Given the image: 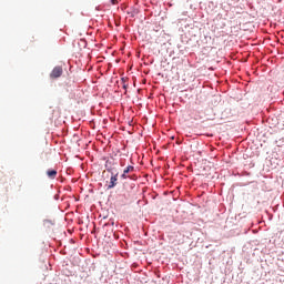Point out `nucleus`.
<instances>
[{
    "label": "nucleus",
    "mask_w": 284,
    "mask_h": 284,
    "mask_svg": "<svg viewBox=\"0 0 284 284\" xmlns=\"http://www.w3.org/2000/svg\"><path fill=\"white\" fill-rule=\"evenodd\" d=\"M130 172H134V166L132 165L126 166L123 171V174L121 175V179L123 180L128 179L129 178L128 174H130Z\"/></svg>",
    "instance_id": "f03ea898"
},
{
    "label": "nucleus",
    "mask_w": 284,
    "mask_h": 284,
    "mask_svg": "<svg viewBox=\"0 0 284 284\" xmlns=\"http://www.w3.org/2000/svg\"><path fill=\"white\" fill-rule=\"evenodd\" d=\"M111 3H112L113 6H116V0H111Z\"/></svg>",
    "instance_id": "423d86ee"
},
{
    "label": "nucleus",
    "mask_w": 284,
    "mask_h": 284,
    "mask_svg": "<svg viewBox=\"0 0 284 284\" xmlns=\"http://www.w3.org/2000/svg\"><path fill=\"white\" fill-rule=\"evenodd\" d=\"M63 74V67H55L51 73L50 79H59Z\"/></svg>",
    "instance_id": "f257e3e1"
},
{
    "label": "nucleus",
    "mask_w": 284,
    "mask_h": 284,
    "mask_svg": "<svg viewBox=\"0 0 284 284\" xmlns=\"http://www.w3.org/2000/svg\"><path fill=\"white\" fill-rule=\"evenodd\" d=\"M47 175L49 176V179H57V170L54 169H49L47 171Z\"/></svg>",
    "instance_id": "20e7f679"
},
{
    "label": "nucleus",
    "mask_w": 284,
    "mask_h": 284,
    "mask_svg": "<svg viewBox=\"0 0 284 284\" xmlns=\"http://www.w3.org/2000/svg\"><path fill=\"white\" fill-rule=\"evenodd\" d=\"M118 176H119V174L111 176L110 184L108 186L109 190H112V187H115L116 181H119Z\"/></svg>",
    "instance_id": "7ed1b4c3"
},
{
    "label": "nucleus",
    "mask_w": 284,
    "mask_h": 284,
    "mask_svg": "<svg viewBox=\"0 0 284 284\" xmlns=\"http://www.w3.org/2000/svg\"><path fill=\"white\" fill-rule=\"evenodd\" d=\"M120 165H121V168H125V162L120 161Z\"/></svg>",
    "instance_id": "39448f33"
}]
</instances>
